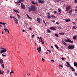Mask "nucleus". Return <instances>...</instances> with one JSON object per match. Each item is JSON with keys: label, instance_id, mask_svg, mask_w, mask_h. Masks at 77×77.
<instances>
[{"label": "nucleus", "instance_id": "2f4dec72", "mask_svg": "<svg viewBox=\"0 0 77 77\" xmlns=\"http://www.w3.org/2000/svg\"><path fill=\"white\" fill-rule=\"evenodd\" d=\"M69 14H72V9L70 10V11H69Z\"/></svg>", "mask_w": 77, "mask_h": 77}, {"label": "nucleus", "instance_id": "c85d7f7f", "mask_svg": "<svg viewBox=\"0 0 77 77\" xmlns=\"http://www.w3.org/2000/svg\"><path fill=\"white\" fill-rule=\"evenodd\" d=\"M47 32H48V33H50V32H51V31L49 29H47Z\"/></svg>", "mask_w": 77, "mask_h": 77}, {"label": "nucleus", "instance_id": "680f3d73", "mask_svg": "<svg viewBox=\"0 0 77 77\" xmlns=\"http://www.w3.org/2000/svg\"><path fill=\"white\" fill-rule=\"evenodd\" d=\"M45 53L46 54H48V53L47 52H46Z\"/></svg>", "mask_w": 77, "mask_h": 77}, {"label": "nucleus", "instance_id": "774afa93", "mask_svg": "<svg viewBox=\"0 0 77 77\" xmlns=\"http://www.w3.org/2000/svg\"><path fill=\"white\" fill-rule=\"evenodd\" d=\"M75 75H77V73L75 72Z\"/></svg>", "mask_w": 77, "mask_h": 77}, {"label": "nucleus", "instance_id": "f704fd0d", "mask_svg": "<svg viewBox=\"0 0 77 77\" xmlns=\"http://www.w3.org/2000/svg\"><path fill=\"white\" fill-rule=\"evenodd\" d=\"M7 74H8V73H9V70L8 69L7 70Z\"/></svg>", "mask_w": 77, "mask_h": 77}, {"label": "nucleus", "instance_id": "5fc2aeb1", "mask_svg": "<svg viewBox=\"0 0 77 77\" xmlns=\"http://www.w3.org/2000/svg\"><path fill=\"white\" fill-rule=\"evenodd\" d=\"M26 16L28 18H29V15H28V14H26Z\"/></svg>", "mask_w": 77, "mask_h": 77}, {"label": "nucleus", "instance_id": "e433bc0d", "mask_svg": "<svg viewBox=\"0 0 77 77\" xmlns=\"http://www.w3.org/2000/svg\"><path fill=\"white\" fill-rule=\"evenodd\" d=\"M1 66H2V67H3V68H4V67H5L4 66V64H2Z\"/></svg>", "mask_w": 77, "mask_h": 77}, {"label": "nucleus", "instance_id": "20e7f679", "mask_svg": "<svg viewBox=\"0 0 77 77\" xmlns=\"http://www.w3.org/2000/svg\"><path fill=\"white\" fill-rule=\"evenodd\" d=\"M71 8V5H68L66 7V11H68L69 9Z\"/></svg>", "mask_w": 77, "mask_h": 77}, {"label": "nucleus", "instance_id": "aec40b11", "mask_svg": "<svg viewBox=\"0 0 77 77\" xmlns=\"http://www.w3.org/2000/svg\"><path fill=\"white\" fill-rule=\"evenodd\" d=\"M70 69L72 71H75V70L73 68H70Z\"/></svg>", "mask_w": 77, "mask_h": 77}, {"label": "nucleus", "instance_id": "7c9ffc66", "mask_svg": "<svg viewBox=\"0 0 77 77\" xmlns=\"http://www.w3.org/2000/svg\"><path fill=\"white\" fill-rule=\"evenodd\" d=\"M43 22H44L45 24V26H47V24H46V23H45V20L43 19Z\"/></svg>", "mask_w": 77, "mask_h": 77}, {"label": "nucleus", "instance_id": "393cba45", "mask_svg": "<svg viewBox=\"0 0 77 77\" xmlns=\"http://www.w3.org/2000/svg\"><path fill=\"white\" fill-rule=\"evenodd\" d=\"M77 38V36L76 35L74 36L73 37V39H75Z\"/></svg>", "mask_w": 77, "mask_h": 77}, {"label": "nucleus", "instance_id": "a878e982", "mask_svg": "<svg viewBox=\"0 0 77 77\" xmlns=\"http://www.w3.org/2000/svg\"><path fill=\"white\" fill-rule=\"evenodd\" d=\"M15 4H18V3H20V1H19V2H15Z\"/></svg>", "mask_w": 77, "mask_h": 77}, {"label": "nucleus", "instance_id": "473e14b6", "mask_svg": "<svg viewBox=\"0 0 77 77\" xmlns=\"http://www.w3.org/2000/svg\"><path fill=\"white\" fill-rule=\"evenodd\" d=\"M14 21H15V22L16 23V24H18V20H14Z\"/></svg>", "mask_w": 77, "mask_h": 77}, {"label": "nucleus", "instance_id": "9d476101", "mask_svg": "<svg viewBox=\"0 0 77 77\" xmlns=\"http://www.w3.org/2000/svg\"><path fill=\"white\" fill-rule=\"evenodd\" d=\"M40 20H41L40 18H37V20L38 22V23H39V24H40L41 23V21Z\"/></svg>", "mask_w": 77, "mask_h": 77}, {"label": "nucleus", "instance_id": "49530a36", "mask_svg": "<svg viewBox=\"0 0 77 77\" xmlns=\"http://www.w3.org/2000/svg\"><path fill=\"white\" fill-rule=\"evenodd\" d=\"M42 60L43 62H44V61H45V60H44V58H42Z\"/></svg>", "mask_w": 77, "mask_h": 77}, {"label": "nucleus", "instance_id": "f257e3e1", "mask_svg": "<svg viewBox=\"0 0 77 77\" xmlns=\"http://www.w3.org/2000/svg\"><path fill=\"white\" fill-rule=\"evenodd\" d=\"M67 39H67L66 40H64V41H65V42H70V43H73V41H71V40H70L69 38H68V37H67Z\"/></svg>", "mask_w": 77, "mask_h": 77}, {"label": "nucleus", "instance_id": "c03bdc74", "mask_svg": "<svg viewBox=\"0 0 77 77\" xmlns=\"http://www.w3.org/2000/svg\"><path fill=\"white\" fill-rule=\"evenodd\" d=\"M61 59H62L63 60H65V58L63 57L61 58Z\"/></svg>", "mask_w": 77, "mask_h": 77}, {"label": "nucleus", "instance_id": "f8f14e48", "mask_svg": "<svg viewBox=\"0 0 77 77\" xmlns=\"http://www.w3.org/2000/svg\"><path fill=\"white\" fill-rule=\"evenodd\" d=\"M32 3L33 4V5H36L37 6H38V3H37V2H35V3L33 1H32Z\"/></svg>", "mask_w": 77, "mask_h": 77}, {"label": "nucleus", "instance_id": "39448f33", "mask_svg": "<svg viewBox=\"0 0 77 77\" xmlns=\"http://www.w3.org/2000/svg\"><path fill=\"white\" fill-rule=\"evenodd\" d=\"M66 63H67V65H66L67 67H68L69 68H72V67L71 66V65L69 63H68V62H66Z\"/></svg>", "mask_w": 77, "mask_h": 77}, {"label": "nucleus", "instance_id": "13d9d810", "mask_svg": "<svg viewBox=\"0 0 77 77\" xmlns=\"http://www.w3.org/2000/svg\"><path fill=\"white\" fill-rule=\"evenodd\" d=\"M51 62H54V60H51Z\"/></svg>", "mask_w": 77, "mask_h": 77}, {"label": "nucleus", "instance_id": "bf43d9fd", "mask_svg": "<svg viewBox=\"0 0 77 77\" xmlns=\"http://www.w3.org/2000/svg\"><path fill=\"white\" fill-rule=\"evenodd\" d=\"M25 24H26V25H28V23L25 22Z\"/></svg>", "mask_w": 77, "mask_h": 77}, {"label": "nucleus", "instance_id": "ddd939ff", "mask_svg": "<svg viewBox=\"0 0 77 77\" xmlns=\"http://www.w3.org/2000/svg\"><path fill=\"white\" fill-rule=\"evenodd\" d=\"M57 27L58 29H59L60 30L62 29V28L61 27L60 25H58Z\"/></svg>", "mask_w": 77, "mask_h": 77}, {"label": "nucleus", "instance_id": "37998d69", "mask_svg": "<svg viewBox=\"0 0 77 77\" xmlns=\"http://www.w3.org/2000/svg\"><path fill=\"white\" fill-rule=\"evenodd\" d=\"M2 56H3V57H4V56H5V57H6V55H4L3 54H2Z\"/></svg>", "mask_w": 77, "mask_h": 77}, {"label": "nucleus", "instance_id": "bb28decb", "mask_svg": "<svg viewBox=\"0 0 77 77\" xmlns=\"http://www.w3.org/2000/svg\"><path fill=\"white\" fill-rule=\"evenodd\" d=\"M32 11V9L31 7H30L29 8V12H31V11Z\"/></svg>", "mask_w": 77, "mask_h": 77}, {"label": "nucleus", "instance_id": "4c0bfd02", "mask_svg": "<svg viewBox=\"0 0 77 77\" xmlns=\"http://www.w3.org/2000/svg\"><path fill=\"white\" fill-rule=\"evenodd\" d=\"M74 2L75 3H77V0H75Z\"/></svg>", "mask_w": 77, "mask_h": 77}, {"label": "nucleus", "instance_id": "ea45409f", "mask_svg": "<svg viewBox=\"0 0 77 77\" xmlns=\"http://www.w3.org/2000/svg\"><path fill=\"white\" fill-rule=\"evenodd\" d=\"M11 71L10 72V73H11V74H12V73H14V72H13V71H12V70L11 69Z\"/></svg>", "mask_w": 77, "mask_h": 77}, {"label": "nucleus", "instance_id": "c756f323", "mask_svg": "<svg viewBox=\"0 0 77 77\" xmlns=\"http://www.w3.org/2000/svg\"><path fill=\"white\" fill-rule=\"evenodd\" d=\"M38 50H40V51H41V46H39L38 47Z\"/></svg>", "mask_w": 77, "mask_h": 77}, {"label": "nucleus", "instance_id": "6ab92c4d", "mask_svg": "<svg viewBox=\"0 0 77 77\" xmlns=\"http://www.w3.org/2000/svg\"><path fill=\"white\" fill-rule=\"evenodd\" d=\"M74 66H76L77 67V63H75V62L74 63Z\"/></svg>", "mask_w": 77, "mask_h": 77}, {"label": "nucleus", "instance_id": "4468645a", "mask_svg": "<svg viewBox=\"0 0 77 77\" xmlns=\"http://www.w3.org/2000/svg\"><path fill=\"white\" fill-rule=\"evenodd\" d=\"M62 44H63L64 45H65V46H66V45H67V44H66V43H65V42H62Z\"/></svg>", "mask_w": 77, "mask_h": 77}, {"label": "nucleus", "instance_id": "603ef678", "mask_svg": "<svg viewBox=\"0 0 77 77\" xmlns=\"http://www.w3.org/2000/svg\"><path fill=\"white\" fill-rule=\"evenodd\" d=\"M29 30H32V28H29Z\"/></svg>", "mask_w": 77, "mask_h": 77}, {"label": "nucleus", "instance_id": "052dcab7", "mask_svg": "<svg viewBox=\"0 0 77 77\" xmlns=\"http://www.w3.org/2000/svg\"><path fill=\"white\" fill-rule=\"evenodd\" d=\"M23 0H20V1H19V2H20V3H21V2H23Z\"/></svg>", "mask_w": 77, "mask_h": 77}, {"label": "nucleus", "instance_id": "a18cd8bd", "mask_svg": "<svg viewBox=\"0 0 77 77\" xmlns=\"http://www.w3.org/2000/svg\"><path fill=\"white\" fill-rule=\"evenodd\" d=\"M56 24H57V25H59V23L57 22H56Z\"/></svg>", "mask_w": 77, "mask_h": 77}, {"label": "nucleus", "instance_id": "0eeeda50", "mask_svg": "<svg viewBox=\"0 0 77 77\" xmlns=\"http://www.w3.org/2000/svg\"><path fill=\"white\" fill-rule=\"evenodd\" d=\"M6 49L4 48L3 50H2L1 51V54L3 53L4 52H6Z\"/></svg>", "mask_w": 77, "mask_h": 77}, {"label": "nucleus", "instance_id": "58836bf2", "mask_svg": "<svg viewBox=\"0 0 77 77\" xmlns=\"http://www.w3.org/2000/svg\"><path fill=\"white\" fill-rule=\"evenodd\" d=\"M17 17L18 18H21V17H20V16L18 15V14H17Z\"/></svg>", "mask_w": 77, "mask_h": 77}, {"label": "nucleus", "instance_id": "1a4fd4ad", "mask_svg": "<svg viewBox=\"0 0 77 77\" xmlns=\"http://www.w3.org/2000/svg\"><path fill=\"white\" fill-rule=\"evenodd\" d=\"M38 2H39V3L43 4H44V1H43L38 0Z\"/></svg>", "mask_w": 77, "mask_h": 77}, {"label": "nucleus", "instance_id": "a211bd4d", "mask_svg": "<svg viewBox=\"0 0 77 77\" xmlns=\"http://www.w3.org/2000/svg\"><path fill=\"white\" fill-rule=\"evenodd\" d=\"M10 18H14V19L15 20H17V18H15V17H14V16L12 17V16H10Z\"/></svg>", "mask_w": 77, "mask_h": 77}, {"label": "nucleus", "instance_id": "a19ab883", "mask_svg": "<svg viewBox=\"0 0 77 77\" xmlns=\"http://www.w3.org/2000/svg\"><path fill=\"white\" fill-rule=\"evenodd\" d=\"M58 10L59 11H61V9L60 8H58Z\"/></svg>", "mask_w": 77, "mask_h": 77}, {"label": "nucleus", "instance_id": "3c124183", "mask_svg": "<svg viewBox=\"0 0 77 77\" xmlns=\"http://www.w3.org/2000/svg\"><path fill=\"white\" fill-rule=\"evenodd\" d=\"M59 66H60V68H61V67H62H62H62V65H59Z\"/></svg>", "mask_w": 77, "mask_h": 77}, {"label": "nucleus", "instance_id": "4be33fe9", "mask_svg": "<svg viewBox=\"0 0 77 77\" xmlns=\"http://www.w3.org/2000/svg\"><path fill=\"white\" fill-rule=\"evenodd\" d=\"M76 26H74L72 27L73 29H76Z\"/></svg>", "mask_w": 77, "mask_h": 77}, {"label": "nucleus", "instance_id": "5701e85b", "mask_svg": "<svg viewBox=\"0 0 77 77\" xmlns=\"http://www.w3.org/2000/svg\"><path fill=\"white\" fill-rule=\"evenodd\" d=\"M0 63H3V60L2 59H0Z\"/></svg>", "mask_w": 77, "mask_h": 77}, {"label": "nucleus", "instance_id": "de8ad7c7", "mask_svg": "<svg viewBox=\"0 0 77 77\" xmlns=\"http://www.w3.org/2000/svg\"><path fill=\"white\" fill-rule=\"evenodd\" d=\"M34 36H35V35H32V38H34Z\"/></svg>", "mask_w": 77, "mask_h": 77}, {"label": "nucleus", "instance_id": "423d86ee", "mask_svg": "<svg viewBox=\"0 0 77 77\" xmlns=\"http://www.w3.org/2000/svg\"><path fill=\"white\" fill-rule=\"evenodd\" d=\"M21 7L22 8V9H25L26 8L25 5H24V4H23V3H21Z\"/></svg>", "mask_w": 77, "mask_h": 77}, {"label": "nucleus", "instance_id": "9b49d317", "mask_svg": "<svg viewBox=\"0 0 77 77\" xmlns=\"http://www.w3.org/2000/svg\"><path fill=\"white\" fill-rule=\"evenodd\" d=\"M4 71H2V70L0 69V74H2V75H4Z\"/></svg>", "mask_w": 77, "mask_h": 77}, {"label": "nucleus", "instance_id": "7ed1b4c3", "mask_svg": "<svg viewBox=\"0 0 77 77\" xmlns=\"http://www.w3.org/2000/svg\"><path fill=\"white\" fill-rule=\"evenodd\" d=\"M30 7L33 11H36V8L35 5H32Z\"/></svg>", "mask_w": 77, "mask_h": 77}, {"label": "nucleus", "instance_id": "6e6552de", "mask_svg": "<svg viewBox=\"0 0 77 77\" xmlns=\"http://www.w3.org/2000/svg\"><path fill=\"white\" fill-rule=\"evenodd\" d=\"M50 29H51V30H54H54H56V28L53 27H51L50 28Z\"/></svg>", "mask_w": 77, "mask_h": 77}, {"label": "nucleus", "instance_id": "dca6fc26", "mask_svg": "<svg viewBox=\"0 0 77 77\" xmlns=\"http://www.w3.org/2000/svg\"><path fill=\"white\" fill-rule=\"evenodd\" d=\"M51 16L52 18H53L54 19V18H56V17L54 16L53 15H51Z\"/></svg>", "mask_w": 77, "mask_h": 77}, {"label": "nucleus", "instance_id": "c9c22d12", "mask_svg": "<svg viewBox=\"0 0 77 77\" xmlns=\"http://www.w3.org/2000/svg\"><path fill=\"white\" fill-rule=\"evenodd\" d=\"M55 35L56 36H57V37H58V34H57L55 33Z\"/></svg>", "mask_w": 77, "mask_h": 77}, {"label": "nucleus", "instance_id": "e2e57ef3", "mask_svg": "<svg viewBox=\"0 0 77 77\" xmlns=\"http://www.w3.org/2000/svg\"><path fill=\"white\" fill-rule=\"evenodd\" d=\"M0 24H3V23L2 22H0Z\"/></svg>", "mask_w": 77, "mask_h": 77}, {"label": "nucleus", "instance_id": "b1692460", "mask_svg": "<svg viewBox=\"0 0 77 77\" xmlns=\"http://www.w3.org/2000/svg\"><path fill=\"white\" fill-rule=\"evenodd\" d=\"M54 46H55V47L57 49H59V48L58 47V46H57V45H54Z\"/></svg>", "mask_w": 77, "mask_h": 77}, {"label": "nucleus", "instance_id": "4d7b16f0", "mask_svg": "<svg viewBox=\"0 0 77 77\" xmlns=\"http://www.w3.org/2000/svg\"><path fill=\"white\" fill-rule=\"evenodd\" d=\"M3 24L4 26H5V24H6V23H3Z\"/></svg>", "mask_w": 77, "mask_h": 77}, {"label": "nucleus", "instance_id": "09e8293b", "mask_svg": "<svg viewBox=\"0 0 77 77\" xmlns=\"http://www.w3.org/2000/svg\"><path fill=\"white\" fill-rule=\"evenodd\" d=\"M7 32H8V34H9V30L7 29Z\"/></svg>", "mask_w": 77, "mask_h": 77}, {"label": "nucleus", "instance_id": "0e129e2a", "mask_svg": "<svg viewBox=\"0 0 77 77\" xmlns=\"http://www.w3.org/2000/svg\"><path fill=\"white\" fill-rule=\"evenodd\" d=\"M42 42V44H44V42Z\"/></svg>", "mask_w": 77, "mask_h": 77}, {"label": "nucleus", "instance_id": "6e6d98bb", "mask_svg": "<svg viewBox=\"0 0 77 77\" xmlns=\"http://www.w3.org/2000/svg\"><path fill=\"white\" fill-rule=\"evenodd\" d=\"M58 15H62V14H61V13H59L58 14Z\"/></svg>", "mask_w": 77, "mask_h": 77}, {"label": "nucleus", "instance_id": "79ce46f5", "mask_svg": "<svg viewBox=\"0 0 77 77\" xmlns=\"http://www.w3.org/2000/svg\"><path fill=\"white\" fill-rule=\"evenodd\" d=\"M48 18H49V19H50V18H51V17H50V16L48 15Z\"/></svg>", "mask_w": 77, "mask_h": 77}, {"label": "nucleus", "instance_id": "f03ea898", "mask_svg": "<svg viewBox=\"0 0 77 77\" xmlns=\"http://www.w3.org/2000/svg\"><path fill=\"white\" fill-rule=\"evenodd\" d=\"M68 48L69 50H73L74 48V46L69 45L68 47Z\"/></svg>", "mask_w": 77, "mask_h": 77}, {"label": "nucleus", "instance_id": "8fccbe9b", "mask_svg": "<svg viewBox=\"0 0 77 77\" xmlns=\"http://www.w3.org/2000/svg\"><path fill=\"white\" fill-rule=\"evenodd\" d=\"M47 51L50 52V53H51V51L49 50H48V49H47Z\"/></svg>", "mask_w": 77, "mask_h": 77}, {"label": "nucleus", "instance_id": "412c9836", "mask_svg": "<svg viewBox=\"0 0 77 77\" xmlns=\"http://www.w3.org/2000/svg\"><path fill=\"white\" fill-rule=\"evenodd\" d=\"M14 12H16V13H19V12H18V10L14 9Z\"/></svg>", "mask_w": 77, "mask_h": 77}, {"label": "nucleus", "instance_id": "72a5a7b5", "mask_svg": "<svg viewBox=\"0 0 77 77\" xmlns=\"http://www.w3.org/2000/svg\"><path fill=\"white\" fill-rule=\"evenodd\" d=\"M4 30H5V32H6L8 30V29H7L6 28H5V29H4Z\"/></svg>", "mask_w": 77, "mask_h": 77}, {"label": "nucleus", "instance_id": "cd10ccee", "mask_svg": "<svg viewBox=\"0 0 77 77\" xmlns=\"http://www.w3.org/2000/svg\"><path fill=\"white\" fill-rule=\"evenodd\" d=\"M59 34H60V35H64V33H63V32H59Z\"/></svg>", "mask_w": 77, "mask_h": 77}, {"label": "nucleus", "instance_id": "338daca9", "mask_svg": "<svg viewBox=\"0 0 77 77\" xmlns=\"http://www.w3.org/2000/svg\"><path fill=\"white\" fill-rule=\"evenodd\" d=\"M54 13H57V12L56 11H54Z\"/></svg>", "mask_w": 77, "mask_h": 77}, {"label": "nucleus", "instance_id": "f3484780", "mask_svg": "<svg viewBox=\"0 0 77 77\" xmlns=\"http://www.w3.org/2000/svg\"><path fill=\"white\" fill-rule=\"evenodd\" d=\"M65 21L66 22H69V21H71V20H70V19L65 20Z\"/></svg>", "mask_w": 77, "mask_h": 77}, {"label": "nucleus", "instance_id": "69168bd1", "mask_svg": "<svg viewBox=\"0 0 77 77\" xmlns=\"http://www.w3.org/2000/svg\"><path fill=\"white\" fill-rule=\"evenodd\" d=\"M72 23H73V24H75V25H76L75 23V22H72Z\"/></svg>", "mask_w": 77, "mask_h": 77}, {"label": "nucleus", "instance_id": "864d4df0", "mask_svg": "<svg viewBox=\"0 0 77 77\" xmlns=\"http://www.w3.org/2000/svg\"><path fill=\"white\" fill-rule=\"evenodd\" d=\"M51 21H52V22H55V20H51Z\"/></svg>", "mask_w": 77, "mask_h": 77}, {"label": "nucleus", "instance_id": "2eb2a0df", "mask_svg": "<svg viewBox=\"0 0 77 77\" xmlns=\"http://www.w3.org/2000/svg\"><path fill=\"white\" fill-rule=\"evenodd\" d=\"M39 41H40V42H42V41H43V40H42V37H40L39 39Z\"/></svg>", "mask_w": 77, "mask_h": 77}]
</instances>
